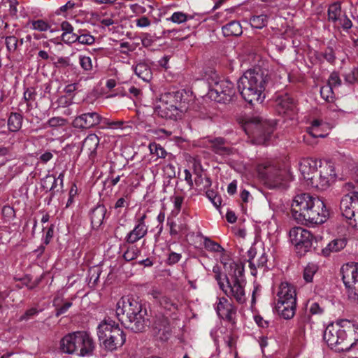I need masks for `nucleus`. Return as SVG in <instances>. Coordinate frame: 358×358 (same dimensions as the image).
<instances>
[{"label": "nucleus", "instance_id": "338daca9", "mask_svg": "<svg viewBox=\"0 0 358 358\" xmlns=\"http://www.w3.org/2000/svg\"><path fill=\"white\" fill-rule=\"evenodd\" d=\"M52 157H53L52 153L51 152L46 151V152L42 153L39 156L38 159L41 163L46 164L47 162L50 161L52 159Z\"/></svg>", "mask_w": 358, "mask_h": 358}, {"label": "nucleus", "instance_id": "4468645a", "mask_svg": "<svg viewBox=\"0 0 358 358\" xmlns=\"http://www.w3.org/2000/svg\"><path fill=\"white\" fill-rule=\"evenodd\" d=\"M341 214L350 224L358 229V192L352 191L343 196L340 203Z\"/></svg>", "mask_w": 358, "mask_h": 358}, {"label": "nucleus", "instance_id": "f704fd0d", "mask_svg": "<svg viewBox=\"0 0 358 358\" xmlns=\"http://www.w3.org/2000/svg\"><path fill=\"white\" fill-rule=\"evenodd\" d=\"M149 150L150 154L153 157H156V159L164 158L167 154L166 151L159 144L156 143H150Z\"/></svg>", "mask_w": 358, "mask_h": 358}, {"label": "nucleus", "instance_id": "c85d7f7f", "mask_svg": "<svg viewBox=\"0 0 358 358\" xmlns=\"http://www.w3.org/2000/svg\"><path fill=\"white\" fill-rule=\"evenodd\" d=\"M135 74L143 81L149 82L152 78L151 69L145 62H139L134 66Z\"/></svg>", "mask_w": 358, "mask_h": 358}, {"label": "nucleus", "instance_id": "1a4fd4ad", "mask_svg": "<svg viewBox=\"0 0 358 358\" xmlns=\"http://www.w3.org/2000/svg\"><path fill=\"white\" fill-rule=\"evenodd\" d=\"M229 268H231L229 278L220 288L227 296L233 298L238 303L243 304L247 299L245 291L246 282L244 277V268L241 265L235 262H231Z\"/></svg>", "mask_w": 358, "mask_h": 358}, {"label": "nucleus", "instance_id": "cd10ccee", "mask_svg": "<svg viewBox=\"0 0 358 358\" xmlns=\"http://www.w3.org/2000/svg\"><path fill=\"white\" fill-rule=\"evenodd\" d=\"M347 244L345 238H335L330 241L327 245L322 249V252L324 256H329L331 252H337L343 250Z\"/></svg>", "mask_w": 358, "mask_h": 358}, {"label": "nucleus", "instance_id": "37998d69", "mask_svg": "<svg viewBox=\"0 0 358 358\" xmlns=\"http://www.w3.org/2000/svg\"><path fill=\"white\" fill-rule=\"evenodd\" d=\"M320 94L323 99L327 101H331L334 100V88L329 85H325L320 89Z\"/></svg>", "mask_w": 358, "mask_h": 358}, {"label": "nucleus", "instance_id": "0eeeda50", "mask_svg": "<svg viewBox=\"0 0 358 358\" xmlns=\"http://www.w3.org/2000/svg\"><path fill=\"white\" fill-rule=\"evenodd\" d=\"M96 348L92 335L85 331H78L64 336L59 342V352L62 354L75 355L88 357L93 355Z\"/></svg>", "mask_w": 358, "mask_h": 358}, {"label": "nucleus", "instance_id": "f257e3e1", "mask_svg": "<svg viewBox=\"0 0 358 358\" xmlns=\"http://www.w3.org/2000/svg\"><path fill=\"white\" fill-rule=\"evenodd\" d=\"M292 213L298 222L311 226L324 223L329 216L323 201L308 193L298 194L294 198Z\"/></svg>", "mask_w": 358, "mask_h": 358}, {"label": "nucleus", "instance_id": "a878e982", "mask_svg": "<svg viewBox=\"0 0 358 358\" xmlns=\"http://www.w3.org/2000/svg\"><path fill=\"white\" fill-rule=\"evenodd\" d=\"M99 144V137L94 134H91L83 141L82 149L87 151L90 157H92L96 155Z\"/></svg>", "mask_w": 358, "mask_h": 358}, {"label": "nucleus", "instance_id": "5701e85b", "mask_svg": "<svg viewBox=\"0 0 358 358\" xmlns=\"http://www.w3.org/2000/svg\"><path fill=\"white\" fill-rule=\"evenodd\" d=\"M215 310L220 318L227 320H230L233 315L236 313V309L234 306L224 297L218 299Z\"/></svg>", "mask_w": 358, "mask_h": 358}, {"label": "nucleus", "instance_id": "6e6d98bb", "mask_svg": "<svg viewBox=\"0 0 358 358\" xmlns=\"http://www.w3.org/2000/svg\"><path fill=\"white\" fill-rule=\"evenodd\" d=\"M61 37H62V40L65 43L70 44V43L77 42L78 34H76V33L62 34Z\"/></svg>", "mask_w": 358, "mask_h": 358}, {"label": "nucleus", "instance_id": "4c0bfd02", "mask_svg": "<svg viewBox=\"0 0 358 358\" xmlns=\"http://www.w3.org/2000/svg\"><path fill=\"white\" fill-rule=\"evenodd\" d=\"M140 253L141 250L138 248V247L136 245H132L127 249V250L123 254V257L126 261L130 262L136 259Z\"/></svg>", "mask_w": 358, "mask_h": 358}, {"label": "nucleus", "instance_id": "052dcab7", "mask_svg": "<svg viewBox=\"0 0 358 358\" xmlns=\"http://www.w3.org/2000/svg\"><path fill=\"white\" fill-rule=\"evenodd\" d=\"M181 257L180 254L172 252L169 255L167 263L169 264H174L180 260Z\"/></svg>", "mask_w": 358, "mask_h": 358}, {"label": "nucleus", "instance_id": "a211bd4d", "mask_svg": "<svg viewBox=\"0 0 358 358\" xmlns=\"http://www.w3.org/2000/svg\"><path fill=\"white\" fill-rule=\"evenodd\" d=\"M103 117L96 112L91 111L77 115L73 121V126L77 129H90L99 124Z\"/></svg>", "mask_w": 358, "mask_h": 358}, {"label": "nucleus", "instance_id": "5fc2aeb1", "mask_svg": "<svg viewBox=\"0 0 358 358\" xmlns=\"http://www.w3.org/2000/svg\"><path fill=\"white\" fill-rule=\"evenodd\" d=\"M164 175L169 178L176 176V167L171 164H166L163 168Z\"/></svg>", "mask_w": 358, "mask_h": 358}, {"label": "nucleus", "instance_id": "f03ea898", "mask_svg": "<svg viewBox=\"0 0 358 358\" xmlns=\"http://www.w3.org/2000/svg\"><path fill=\"white\" fill-rule=\"evenodd\" d=\"M299 171L307 185L320 190L327 189L336 178L334 165L330 161L304 158L299 163Z\"/></svg>", "mask_w": 358, "mask_h": 358}, {"label": "nucleus", "instance_id": "a19ab883", "mask_svg": "<svg viewBox=\"0 0 358 358\" xmlns=\"http://www.w3.org/2000/svg\"><path fill=\"white\" fill-rule=\"evenodd\" d=\"M194 183L200 189L203 190H206L211 186L210 179L208 177L203 178L201 174L197 175L196 178L194 179Z\"/></svg>", "mask_w": 358, "mask_h": 358}, {"label": "nucleus", "instance_id": "13d9d810", "mask_svg": "<svg viewBox=\"0 0 358 358\" xmlns=\"http://www.w3.org/2000/svg\"><path fill=\"white\" fill-rule=\"evenodd\" d=\"M75 5L76 4H75L74 2L71 1H69L64 5L62 6L61 7H59V8L56 12V13L57 15H60L62 13L66 12L68 10H72L74 8Z\"/></svg>", "mask_w": 358, "mask_h": 358}, {"label": "nucleus", "instance_id": "7c9ffc66", "mask_svg": "<svg viewBox=\"0 0 358 358\" xmlns=\"http://www.w3.org/2000/svg\"><path fill=\"white\" fill-rule=\"evenodd\" d=\"M328 20L333 23H336L343 15L341 3L334 2L329 6L328 10Z\"/></svg>", "mask_w": 358, "mask_h": 358}, {"label": "nucleus", "instance_id": "9b49d317", "mask_svg": "<svg viewBox=\"0 0 358 358\" xmlns=\"http://www.w3.org/2000/svg\"><path fill=\"white\" fill-rule=\"evenodd\" d=\"M245 133L254 138L258 144H265L273 131L271 122L264 120L259 116H252L247 119L243 126Z\"/></svg>", "mask_w": 358, "mask_h": 358}, {"label": "nucleus", "instance_id": "ea45409f", "mask_svg": "<svg viewBox=\"0 0 358 358\" xmlns=\"http://www.w3.org/2000/svg\"><path fill=\"white\" fill-rule=\"evenodd\" d=\"M30 24L32 29L39 31H45L50 29V25L43 20H33Z\"/></svg>", "mask_w": 358, "mask_h": 358}, {"label": "nucleus", "instance_id": "69168bd1", "mask_svg": "<svg viewBox=\"0 0 358 358\" xmlns=\"http://www.w3.org/2000/svg\"><path fill=\"white\" fill-rule=\"evenodd\" d=\"M130 9L131 11L135 13L136 15L143 14L146 11V9L145 7L141 6L137 3L135 4H131L129 6Z\"/></svg>", "mask_w": 358, "mask_h": 358}, {"label": "nucleus", "instance_id": "bf43d9fd", "mask_svg": "<svg viewBox=\"0 0 358 358\" xmlns=\"http://www.w3.org/2000/svg\"><path fill=\"white\" fill-rule=\"evenodd\" d=\"M100 274H101V271L99 268L94 267V268H90V280H93L94 283H96L99 278Z\"/></svg>", "mask_w": 358, "mask_h": 358}, {"label": "nucleus", "instance_id": "de8ad7c7", "mask_svg": "<svg viewBox=\"0 0 358 358\" xmlns=\"http://www.w3.org/2000/svg\"><path fill=\"white\" fill-rule=\"evenodd\" d=\"M345 80L349 84H353L358 81V68H353L345 75Z\"/></svg>", "mask_w": 358, "mask_h": 358}, {"label": "nucleus", "instance_id": "2f4dec72", "mask_svg": "<svg viewBox=\"0 0 358 358\" xmlns=\"http://www.w3.org/2000/svg\"><path fill=\"white\" fill-rule=\"evenodd\" d=\"M222 33L225 36H239L242 34V27L239 22L231 21L222 28Z\"/></svg>", "mask_w": 358, "mask_h": 358}, {"label": "nucleus", "instance_id": "b1692460", "mask_svg": "<svg viewBox=\"0 0 358 358\" xmlns=\"http://www.w3.org/2000/svg\"><path fill=\"white\" fill-rule=\"evenodd\" d=\"M207 142L206 147L211 149L215 154L228 156L232 153L231 148L226 145V141L223 138H214L208 140Z\"/></svg>", "mask_w": 358, "mask_h": 358}, {"label": "nucleus", "instance_id": "680f3d73", "mask_svg": "<svg viewBox=\"0 0 358 358\" xmlns=\"http://www.w3.org/2000/svg\"><path fill=\"white\" fill-rule=\"evenodd\" d=\"M254 320L256 324L262 328H266L268 327L269 322L264 320L261 315H257L254 316Z\"/></svg>", "mask_w": 358, "mask_h": 358}, {"label": "nucleus", "instance_id": "a18cd8bd", "mask_svg": "<svg viewBox=\"0 0 358 358\" xmlns=\"http://www.w3.org/2000/svg\"><path fill=\"white\" fill-rule=\"evenodd\" d=\"M50 182H57L56 177L53 175H47L41 180V187L46 192L53 191V187L50 185Z\"/></svg>", "mask_w": 358, "mask_h": 358}, {"label": "nucleus", "instance_id": "79ce46f5", "mask_svg": "<svg viewBox=\"0 0 358 358\" xmlns=\"http://www.w3.org/2000/svg\"><path fill=\"white\" fill-rule=\"evenodd\" d=\"M82 31L79 30L78 33L77 42L83 45H92L95 41V38L90 34H81Z\"/></svg>", "mask_w": 358, "mask_h": 358}, {"label": "nucleus", "instance_id": "c03bdc74", "mask_svg": "<svg viewBox=\"0 0 358 358\" xmlns=\"http://www.w3.org/2000/svg\"><path fill=\"white\" fill-rule=\"evenodd\" d=\"M79 64L85 71H91L93 67L92 59L90 57L85 55H79Z\"/></svg>", "mask_w": 358, "mask_h": 358}, {"label": "nucleus", "instance_id": "0e129e2a", "mask_svg": "<svg viewBox=\"0 0 358 358\" xmlns=\"http://www.w3.org/2000/svg\"><path fill=\"white\" fill-rule=\"evenodd\" d=\"M64 122V120L62 117H52L48 120V124L51 127H55L59 125H62Z\"/></svg>", "mask_w": 358, "mask_h": 358}, {"label": "nucleus", "instance_id": "423d86ee", "mask_svg": "<svg viewBox=\"0 0 358 358\" xmlns=\"http://www.w3.org/2000/svg\"><path fill=\"white\" fill-rule=\"evenodd\" d=\"M187 94L184 91L170 90L162 94L153 103L154 112L158 116L171 120L181 117L188 108Z\"/></svg>", "mask_w": 358, "mask_h": 358}, {"label": "nucleus", "instance_id": "20e7f679", "mask_svg": "<svg viewBox=\"0 0 358 358\" xmlns=\"http://www.w3.org/2000/svg\"><path fill=\"white\" fill-rule=\"evenodd\" d=\"M271 83L268 71L255 67L246 71L237 83L243 99L250 103H262L266 98V89Z\"/></svg>", "mask_w": 358, "mask_h": 358}, {"label": "nucleus", "instance_id": "6e6552de", "mask_svg": "<svg viewBox=\"0 0 358 358\" xmlns=\"http://www.w3.org/2000/svg\"><path fill=\"white\" fill-rule=\"evenodd\" d=\"M100 347L107 352L116 351L126 341V334L119 324L110 318L103 320L96 327Z\"/></svg>", "mask_w": 358, "mask_h": 358}, {"label": "nucleus", "instance_id": "473e14b6", "mask_svg": "<svg viewBox=\"0 0 358 358\" xmlns=\"http://www.w3.org/2000/svg\"><path fill=\"white\" fill-rule=\"evenodd\" d=\"M62 302H63V299L59 296H55L53 300V306L55 308L56 317L66 313L73 304L71 301H64L63 303H62Z\"/></svg>", "mask_w": 358, "mask_h": 358}, {"label": "nucleus", "instance_id": "f3484780", "mask_svg": "<svg viewBox=\"0 0 358 358\" xmlns=\"http://www.w3.org/2000/svg\"><path fill=\"white\" fill-rule=\"evenodd\" d=\"M257 172L260 179L265 182H273L274 185L280 183L281 180L280 171L269 162L259 163L257 166Z\"/></svg>", "mask_w": 358, "mask_h": 358}, {"label": "nucleus", "instance_id": "9d476101", "mask_svg": "<svg viewBox=\"0 0 358 358\" xmlns=\"http://www.w3.org/2000/svg\"><path fill=\"white\" fill-rule=\"evenodd\" d=\"M276 301L275 309L278 313L285 320L292 318L296 305L294 287L287 282H282L278 287Z\"/></svg>", "mask_w": 358, "mask_h": 358}, {"label": "nucleus", "instance_id": "39448f33", "mask_svg": "<svg viewBox=\"0 0 358 358\" xmlns=\"http://www.w3.org/2000/svg\"><path fill=\"white\" fill-rule=\"evenodd\" d=\"M115 315L125 328L134 332L143 331L148 323L146 308L133 297H122L116 303Z\"/></svg>", "mask_w": 358, "mask_h": 358}, {"label": "nucleus", "instance_id": "4be33fe9", "mask_svg": "<svg viewBox=\"0 0 358 358\" xmlns=\"http://www.w3.org/2000/svg\"><path fill=\"white\" fill-rule=\"evenodd\" d=\"M331 130L330 124L319 120H315L308 127L307 131L310 136L313 138H324Z\"/></svg>", "mask_w": 358, "mask_h": 358}, {"label": "nucleus", "instance_id": "4d7b16f0", "mask_svg": "<svg viewBox=\"0 0 358 358\" xmlns=\"http://www.w3.org/2000/svg\"><path fill=\"white\" fill-rule=\"evenodd\" d=\"M150 20L145 16L136 20V25L140 28H145L150 25Z\"/></svg>", "mask_w": 358, "mask_h": 358}, {"label": "nucleus", "instance_id": "ddd939ff", "mask_svg": "<svg viewBox=\"0 0 358 358\" xmlns=\"http://www.w3.org/2000/svg\"><path fill=\"white\" fill-rule=\"evenodd\" d=\"M341 273L349 298L358 303V264L343 265Z\"/></svg>", "mask_w": 358, "mask_h": 358}, {"label": "nucleus", "instance_id": "aec40b11", "mask_svg": "<svg viewBox=\"0 0 358 358\" xmlns=\"http://www.w3.org/2000/svg\"><path fill=\"white\" fill-rule=\"evenodd\" d=\"M155 336L162 341L169 339L171 335V329L168 317L164 315L157 316L153 323Z\"/></svg>", "mask_w": 358, "mask_h": 358}, {"label": "nucleus", "instance_id": "72a5a7b5", "mask_svg": "<svg viewBox=\"0 0 358 358\" xmlns=\"http://www.w3.org/2000/svg\"><path fill=\"white\" fill-rule=\"evenodd\" d=\"M267 20L266 15H255L250 19V24L252 28L260 29L266 25Z\"/></svg>", "mask_w": 358, "mask_h": 358}, {"label": "nucleus", "instance_id": "3c124183", "mask_svg": "<svg viewBox=\"0 0 358 358\" xmlns=\"http://www.w3.org/2000/svg\"><path fill=\"white\" fill-rule=\"evenodd\" d=\"M338 22L341 26L342 27L343 29L345 31H348L352 27V21L345 14H343V15L341 17Z\"/></svg>", "mask_w": 358, "mask_h": 358}, {"label": "nucleus", "instance_id": "49530a36", "mask_svg": "<svg viewBox=\"0 0 358 358\" xmlns=\"http://www.w3.org/2000/svg\"><path fill=\"white\" fill-rule=\"evenodd\" d=\"M341 84V80L339 77V75L337 72H332L331 75L329 76V78L328 79L327 85H329L332 88L335 89L336 87H338Z\"/></svg>", "mask_w": 358, "mask_h": 358}, {"label": "nucleus", "instance_id": "58836bf2", "mask_svg": "<svg viewBox=\"0 0 358 358\" xmlns=\"http://www.w3.org/2000/svg\"><path fill=\"white\" fill-rule=\"evenodd\" d=\"M213 272L215 273V279L217 282L220 287L223 286L227 280L229 278V273H231V271L229 272L228 275L222 274L218 266H213Z\"/></svg>", "mask_w": 358, "mask_h": 358}, {"label": "nucleus", "instance_id": "c756f323", "mask_svg": "<svg viewBox=\"0 0 358 358\" xmlns=\"http://www.w3.org/2000/svg\"><path fill=\"white\" fill-rule=\"evenodd\" d=\"M23 122V115L20 113H10L8 118V128L11 132H17L21 128Z\"/></svg>", "mask_w": 358, "mask_h": 358}, {"label": "nucleus", "instance_id": "e2e57ef3", "mask_svg": "<svg viewBox=\"0 0 358 358\" xmlns=\"http://www.w3.org/2000/svg\"><path fill=\"white\" fill-rule=\"evenodd\" d=\"M324 58L330 63H334L336 59L334 52L332 49H327L324 53Z\"/></svg>", "mask_w": 358, "mask_h": 358}, {"label": "nucleus", "instance_id": "09e8293b", "mask_svg": "<svg viewBox=\"0 0 358 358\" xmlns=\"http://www.w3.org/2000/svg\"><path fill=\"white\" fill-rule=\"evenodd\" d=\"M141 41L143 46L144 48H148L152 45V44L155 40L154 36H152L150 34L143 33L141 35Z\"/></svg>", "mask_w": 358, "mask_h": 358}, {"label": "nucleus", "instance_id": "c9c22d12", "mask_svg": "<svg viewBox=\"0 0 358 358\" xmlns=\"http://www.w3.org/2000/svg\"><path fill=\"white\" fill-rule=\"evenodd\" d=\"M317 266L315 264H308L303 271V278L306 282H310L313 281V276L317 271Z\"/></svg>", "mask_w": 358, "mask_h": 358}, {"label": "nucleus", "instance_id": "f8f14e48", "mask_svg": "<svg viewBox=\"0 0 358 358\" xmlns=\"http://www.w3.org/2000/svg\"><path fill=\"white\" fill-rule=\"evenodd\" d=\"M208 96L217 103H227L235 94L234 84L227 80H220L216 75L208 80Z\"/></svg>", "mask_w": 358, "mask_h": 358}, {"label": "nucleus", "instance_id": "bb28decb", "mask_svg": "<svg viewBox=\"0 0 358 358\" xmlns=\"http://www.w3.org/2000/svg\"><path fill=\"white\" fill-rule=\"evenodd\" d=\"M106 213V209L103 205H99L92 210L90 219L94 229H98L103 224Z\"/></svg>", "mask_w": 358, "mask_h": 358}, {"label": "nucleus", "instance_id": "dca6fc26", "mask_svg": "<svg viewBox=\"0 0 358 358\" xmlns=\"http://www.w3.org/2000/svg\"><path fill=\"white\" fill-rule=\"evenodd\" d=\"M4 39L8 58L15 62H22L23 55L21 49L24 44V38H18L15 35H10L6 36Z\"/></svg>", "mask_w": 358, "mask_h": 358}, {"label": "nucleus", "instance_id": "774afa93", "mask_svg": "<svg viewBox=\"0 0 358 358\" xmlns=\"http://www.w3.org/2000/svg\"><path fill=\"white\" fill-rule=\"evenodd\" d=\"M62 34H71L73 33V26L67 21H64L61 24Z\"/></svg>", "mask_w": 358, "mask_h": 358}, {"label": "nucleus", "instance_id": "e433bc0d", "mask_svg": "<svg viewBox=\"0 0 358 358\" xmlns=\"http://www.w3.org/2000/svg\"><path fill=\"white\" fill-rule=\"evenodd\" d=\"M204 239V247L205 248L210 252H222L224 251L223 248L217 243L210 240L208 237L203 236Z\"/></svg>", "mask_w": 358, "mask_h": 358}, {"label": "nucleus", "instance_id": "8fccbe9b", "mask_svg": "<svg viewBox=\"0 0 358 358\" xmlns=\"http://www.w3.org/2000/svg\"><path fill=\"white\" fill-rule=\"evenodd\" d=\"M189 19L188 16L182 12H175L172 14L170 20L177 24L186 22Z\"/></svg>", "mask_w": 358, "mask_h": 358}, {"label": "nucleus", "instance_id": "864d4df0", "mask_svg": "<svg viewBox=\"0 0 358 358\" xmlns=\"http://www.w3.org/2000/svg\"><path fill=\"white\" fill-rule=\"evenodd\" d=\"M184 199L183 197L180 196H176L173 199V210H172L173 213H175L176 215H178L182 207V204L183 203Z\"/></svg>", "mask_w": 358, "mask_h": 358}, {"label": "nucleus", "instance_id": "7ed1b4c3", "mask_svg": "<svg viewBox=\"0 0 358 358\" xmlns=\"http://www.w3.org/2000/svg\"><path fill=\"white\" fill-rule=\"evenodd\" d=\"M323 338L335 352H348L358 341V324L347 320L331 323L325 328Z\"/></svg>", "mask_w": 358, "mask_h": 358}, {"label": "nucleus", "instance_id": "603ef678", "mask_svg": "<svg viewBox=\"0 0 358 358\" xmlns=\"http://www.w3.org/2000/svg\"><path fill=\"white\" fill-rule=\"evenodd\" d=\"M38 313V310L35 308H31L30 309H28L23 315H22L20 318L19 321H27L33 317L34 316L36 315Z\"/></svg>", "mask_w": 358, "mask_h": 358}, {"label": "nucleus", "instance_id": "6ab92c4d", "mask_svg": "<svg viewBox=\"0 0 358 358\" xmlns=\"http://www.w3.org/2000/svg\"><path fill=\"white\" fill-rule=\"evenodd\" d=\"M146 217V214L143 213L136 219L134 229L129 231L125 237V241L127 243L133 244L147 234L148 227L145 222Z\"/></svg>", "mask_w": 358, "mask_h": 358}, {"label": "nucleus", "instance_id": "2eb2a0df", "mask_svg": "<svg viewBox=\"0 0 358 358\" xmlns=\"http://www.w3.org/2000/svg\"><path fill=\"white\" fill-rule=\"evenodd\" d=\"M289 238L296 252L302 255L311 248L313 236L307 229L296 227L290 229Z\"/></svg>", "mask_w": 358, "mask_h": 358}, {"label": "nucleus", "instance_id": "393cba45", "mask_svg": "<svg viewBox=\"0 0 358 358\" xmlns=\"http://www.w3.org/2000/svg\"><path fill=\"white\" fill-rule=\"evenodd\" d=\"M275 103L276 110L280 114H288L295 108L293 99L286 93L278 95Z\"/></svg>", "mask_w": 358, "mask_h": 358}, {"label": "nucleus", "instance_id": "412c9836", "mask_svg": "<svg viewBox=\"0 0 358 358\" xmlns=\"http://www.w3.org/2000/svg\"><path fill=\"white\" fill-rule=\"evenodd\" d=\"M150 294L159 303L160 306L165 310L174 311L178 308V301L176 299H172L164 295L158 289L155 288L151 289Z\"/></svg>", "mask_w": 358, "mask_h": 358}]
</instances>
